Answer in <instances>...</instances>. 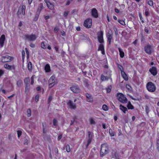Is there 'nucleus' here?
Listing matches in <instances>:
<instances>
[{
	"label": "nucleus",
	"mask_w": 159,
	"mask_h": 159,
	"mask_svg": "<svg viewBox=\"0 0 159 159\" xmlns=\"http://www.w3.org/2000/svg\"><path fill=\"white\" fill-rule=\"evenodd\" d=\"M109 152L108 145L106 143H104L101 145L100 152L101 157L105 156Z\"/></svg>",
	"instance_id": "obj_1"
},
{
	"label": "nucleus",
	"mask_w": 159,
	"mask_h": 159,
	"mask_svg": "<svg viewBox=\"0 0 159 159\" xmlns=\"http://www.w3.org/2000/svg\"><path fill=\"white\" fill-rule=\"evenodd\" d=\"M48 82L49 83V87L51 88L57 84L58 83L57 79L54 76L52 75L50 78Z\"/></svg>",
	"instance_id": "obj_2"
},
{
	"label": "nucleus",
	"mask_w": 159,
	"mask_h": 159,
	"mask_svg": "<svg viewBox=\"0 0 159 159\" xmlns=\"http://www.w3.org/2000/svg\"><path fill=\"white\" fill-rule=\"evenodd\" d=\"M146 87L148 90L151 92H154L156 89L155 85L152 82H148L146 85Z\"/></svg>",
	"instance_id": "obj_3"
},
{
	"label": "nucleus",
	"mask_w": 159,
	"mask_h": 159,
	"mask_svg": "<svg viewBox=\"0 0 159 159\" xmlns=\"http://www.w3.org/2000/svg\"><path fill=\"white\" fill-rule=\"evenodd\" d=\"M117 98L119 101L122 103H126L127 100L124 95L120 93H117Z\"/></svg>",
	"instance_id": "obj_4"
},
{
	"label": "nucleus",
	"mask_w": 159,
	"mask_h": 159,
	"mask_svg": "<svg viewBox=\"0 0 159 159\" xmlns=\"http://www.w3.org/2000/svg\"><path fill=\"white\" fill-rule=\"evenodd\" d=\"M144 51L147 54H151L153 51V46L148 44L144 47Z\"/></svg>",
	"instance_id": "obj_5"
},
{
	"label": "nucleus",
	"mask_w": 159,
	"mask_h": 159,
	"mask_svg": "<svg viewBox=\"0 0 159 159\" xmlns=\"http://www.w3.org/2000/svg\"><path fill=\"white\" fill-rule=\"evenodd\" d=\"M25 37L26 40L30 41H33L35 40L37 38L36 36L33 34L30 35L25 34Z\"/></svg>",
	"instance_id": "obj_6"
},
{
	"label": "nucleus",
	"mask_w": 159,
	"mask_h": 159,
	"mask_svg": "<svg viewBox=\"0 0 159 159\" xmlns=\"http://www.w3.org/2000/svg\"><path fill=\"white\" fill-rule=\"evenodd\" d=\"M103 32L102 31H101L97 33V38L98 41L100 43H104V40L103 39Z\"/></svg>",
	"instance_id": "obj_7"
},
{
	"label": "nucleus",
	"mask_w": 159,
	"mask_h": 159,
	"mask_svg": "<svg viewBox=\"0 0 159 159\" xmlns=\"http://www.w3.org/2000/svg\"><path fill=\"white\" fill-rule=\"evenodd\" d=\"M92 25V19L89 18L86 20L84 21V26L86 28H90Z\"/></svg>",
	"instance_id": "obj_8"
},
{
	"label": "nucleus",
	"mask_w": 159,
	"mask_h": 159,
	"mask_svg": "<svg viewBox=\"0 0 159 159\" xmlns=\"http://www.w3.org/2000/svg\"><path fill=\"white\" fill-rule=\"evenodd\" d=\"M25 7L24 6H22L20 7L18 10L17 13V14L18 16L20 15H24L25 14Z\"/></svg>",
	"instance_id": "obj_9"
},
{
	"label": "nucleus",
	"mask_w": 159,
	"mask_h": 159,
	"mask_svg": "<svg viewBox=\"0 0 159 159\" xmlns=\"http://www.w3.org/2000/svg\"><path fill=\"white\" fill-rule=\"evenodd\" d=\"M113 33L111 30H109L107 35V41L109 43V44H110L111 42V40L112 38Z\"/></svg>",
	"instance_id": "obj_10"
},
{
	"label": "nucleus",
	"mask_w": 159,
	"mask_h": 159,
	"mask_svg": "<svg viewBox=\"0 0 159 159\" xmlns=\"http://www.w3.org/2000/svg\"><path fill=\"white\" fill-rule=\"evenodd\" d=\"M12 57L9 56H3L1 58V61L3 62H6L11 61L12 60Z\"/></svg>",
	"instance_id": "obj_11"
},
{
	"label": "nucleus",
	"mask_w": 159,
	"mask_h": 159,
	"mask_svg": "<svg viewBox=\"0 0 159 159\" xmlns=\"http://www.w3.org/2000/svg\"><path fill=\"white\" fill-rule=\"evenodd\" d=\"M88 139L87 141V143L86 145V148H87L89 146L92 141V139L93 136V134L92 132L89 131L88 133Z\"/></svg>",
	"instance_id": "obj_12"
},
{
	"label": "nucleus",
	"mask_w": 159,
	"mask_h": 159,
	"mask_svg": "<svg viewBox=\"0 0 159 159\" xmlns=\"http://www.w3.org/2000/svg\"><path fill=\"white\" fill-rule=\"evenodd\" d=\"M71 90L74 93H78L80 92V90L79 88L76 86H73L70 88Z\"/></svg>",
	"instance_id": "obj_13"
},
{
	"label": "nucleus",
	"mask_w": 159,
	"mask_h": 159,
	"mask_svg": "<svg viewBox=\"0 0 159 159\" xmlns=\"http://www.w3.org/2000/svg\"><path fill=\"white\" fill-rule=\"evenodd\" d=\"M91 14V16L94 18H97L98 17L97 11L95 8H93L92 9Z\"/></svg>",
	"instance_id": "obj_14"
},
{
	"label": "nucleus",
	"mask_w": 159,
	"mask_h": 159,
	"mask_svg": "<svg viewBox=\"0 0 159 159\" xmlns=\"http://www.w3.org/2000/svg\"><path fill=\"white\" fill-rule=\"evenodd\" d=\"M5 40V35L4 34L2 35L0 37V48H2L4 46Z\"/></svg>",
	"instance_id": "obj_15"
},
{
	"label": "nucleus",
	"mask_w": 159,
	"mask_h": 159,
	"mask_svg": "<svg viewBox=\"0 0 159 159\" xmlns=\"http://www.w3.org/2000/svg\"><path fill=\"white\" fill-rule=\"evenodd\" d=\"M149 71L153 75H156L157 73V68L153 66L149 69Z\"/></svg>",
	"instance_id": "obj_16"
},
{
	"label": "nucleus",
	"mask_w": 159,
	"mask_h": 159,
	"mask_svg": "<svg viewBox=\"0 0 159 159\" xmlns=\"http://www.w3.org/2000/svg\"><path fill=\"white\" fill-rule=\"evenodd\" d=\"M98 50L101 51V53L103 55L105 54L104 46L102 43H101V44H99L98 48Z\"/></svg>",
	"instance_id": "obj_17"
},
{
	"label": "nucleus",
	"mask_w": 159,
	"mask_h": 159,
	"mask_svg": "<svg viewBox=\"0 0 159 159\" xmlns=\"http://www.w3.org/2000/svg\"><path fill=\"white\" fill-rule=\"evenodd\" d=\"M85 96L86 97L87 101L89 102H92L93 101V98L92 96L88 93H86Z\"/></svg>",
	"instance_id": "obj_18"
},
{
	"label": "nucleus",
	"mask_w": 159,
	"mask_h": 159,
	"mask_svg": "<svg viewBox=\"0 0 159 159\" xmlns=\"http://www.w3.org/2000/svg\"><path fill=\"white\" fill-rule=\"evenodd\" d=\"M44 2L46 3L47 6L49 9L52 10L54 8L53 5L48 0H44Z\"/></svg>",
	"instance_id": "obj_19"
},
{
	"label": "nucleus",
	"mask_w": 159,
	"mask_h": 159,
	"mask_svg": "<svg viewBox=\"0 0 159 159\" xmlns=\"http://www.w3.org/2000/svg\"><path fill=\"white\" fill-rule=\"evenodd\" d=\"M4 67L6 69L9 70H14L15 67L14 65L11 66L6 64L4 65Z\"/></svg>",
	"instance_id": "obj_20"
},
{
	"label": "nucleus",
	"mask_w": 159,
	"mask_h": 159,
	"mask_svg": "<svg viewBox=\"0 0 159 159\" xmlns=\"http://www.w3.org/2000/svg\"><path fill=\"white\" fill-rule=\"evenodd\" d=\"M68 104L70 107V108L71 109H75L76 108V106L75 104H73L72 101L70 100L68 103Z\"/></svg>",
	"instance_id": "obj_21"
},
{
	"label": "nucleus",
	"mask_w": 159,
	"mask_h": 159,
	"mask_svg": "<svg viewBox=\"0 0 159 159\" xmlns=\"http://www.w3.org/2000/svg\"><path fill=\"white\" fill-rule=\"evenodd\" d=\"M119 108L120 109L125 113H126V112L128 111L127 108L122 106V105H120Z\"/></svg>",
	"instance_id": "obj_22"
},
{
	"label": "nucleus",
	"mask_w": 159,
	"mask_h": 159,
	"mask_svg": "<svg viewBox=\"0 0 159 159\" xmlns=\"http://www.w3.org/2000/svg\"><path fill=\"white\" fill-rule=\"evenodd\" d=\"M110 78V76H105L103 75H101V79L102 81H107Z\"/></svg>",
	"instance_id": "obj_23"
},
{
	"label": "nucleus",
	"mask_w": 159,
	"mask_h": 159,
	"mask_svg": "<svg viewBox=\"0 0 159 159\" xmlns=\"http://www.w3.org/2000/svg\"><path fill=\"white\" fill-rule=\"evenodd\" d=\"M44 70L46 72H49L51 71L50 67L49 64H47L45 65Z\"/></svg>",
	"instance_id": "obj_24"
},
{
	"label": "nucleus",
	"mask_w": 159,
	"mask_h": 159,
	"mask_svg": "<svg viewBox=\"0 0 159 159\" xmlns=\"http://www.w3.org/2000/svg\"><path fill=\"white\" fill-rule=\"evenodd\" d=\"M121 75L122 77L125 80H128V78L127 76L124 71L121 72Z\"/></svg>",
	"instance_id": "obj_25"
},
{
	"label": "nucleus",
	"mask_w": 159,
	"mask_h": 159,
	"mask_svg": "<svg viewBox=\"0 0 159 159\" xmlns=\"http://www.w3.org/2000/svg\"><path fill=\"white\" fill-rule=\"evenodd\" d=\"M25 86V92L26 94H27L29 92L30 90V85H28V84H27Z\"/></svg>",
	"instance_id": "obj_26"
},
{
	"label": "nucleus",
	"mask_w": 159,
	"mask_h": 159,
	"mask_svg": "<svg viewBox=\"0 0 159 159\" xmlns=\"http://www.w3.org/2000/svg\"><path fill=\"white\" fill-rule=\"evenodd\" d=\"M118 50L120 57L121 58H123L125 56V54L124 52L122 51L121 49L120 48H118Z\"/></svg>",
	"instance_id": "obj_27"
},
{
	"label": "nucleus",
	"mask_w": 159,
	"mask_h": 159,
	"mask_svg": "<svg viewBox=\"0 0 159 159\" xmlns=\"http://www.w3.org/2000/svg\"><path fill=\"white\" fill-rule=\"evenodd\" d=\"M43 7V4L42 3H40L38 9L37 10V13H39Z\"/></svg>",
	"instance_id": "obj_28"
},
{
	"label": "nucleus",
	"mask_w": 159,
	"mask_h": 159,
	"mask_svg": "<svg viewBox=\"0 0 159 159\" xmlns=\"http://www.w3.org/2000/svg\"><path fill=\"white\" fill-rule=\"evenodd\" d=\"M127 106L129 110H132L134 108V106L131 104L130 102H129Z\"/></svg>",
	"instance_id": "obj_29"
},
{
	"label": "nucleus",
	"mask_w": 159,
	"mask_h": 159,
	"mask_svg": "<svg viewBox=\"0 0 159 159\" xmlns=\"http://www.w3.org/2000/svg\"><path fill=\"white\" fill-rule=\"evenodd\" d=\"M28 69L29 71H31L32 70V64L30 61H29L28 64Z\"/></svg>",
	"instance_id": "obj_30"
},
{
	"label": "nucleus",
	"mask_w": 159,
	"mask_h": 159,
	"mask_svg": "<svg viewBox=\"0 0 159 159\" xmlns=\"http://www.w3.org/2000/svg\"><path fill=\"white\" fill-rule=\"evenodd\" d=\"M29 82L30 79L29 78H25V79L24 80V82L25 85H26L27 84L29 85Z\"/></svg>",
	"instance_id": "obj_31"
},
{
	"label": "nucleus",
	"mask_w": 159,
	"mask_h": 159,
	"mask_svg": "<svg viewBox=\"0 0 159 159\" xmlns=\"http://www.w3.org/2000/svg\"><path fill=\"white\" fill-rule=\"evenodd\" d=\"M117 67L118 68L120 69L121 72L124 71V68L120 64H118Z\"/></svg>",
	"instance_id": "obj_32"
},
{
	"label": "nucleus",
	"mask_w": 159,
	"mask_h": 159,
	"mask_svg": "<svg viewBox=\"0 0 159 159\" xmlns=\"http://www.w3.org/2000/svg\"><path fill=\"white\" fill-rule=\"evenodd\" d=\"M102 108L105 111H107L108 110V107L105 104H104L103 105L102 107Z\"/></svg>",
	"instance_id": "obj_33"
},
{
	"label": "nucleus",
	"mask_w": 159,
	"mask_h": 159,
	"mask_svg": "<svg viewBox=\"0 0 159 159\" xmlns=\"http://www.w3.org/2000/svg\"><path fill=\"white\" fill-rule=\"evenodd\" d=\"M109 132L111 136L112 137L114 136L115 133L112 129H110L109 130Z\"/></svg>",
	"instance_id": "obj_34"
},
{
	"label": "nucleus",
	"mask_w": 159,
	"mask_h": 159,
	"mask_svg": "<svg viewBox=\"0 0 159 159\" xmlns=\"http://www.w3.org/2000/svg\"><path fill=\"white\" fill-rule=\"evenodd\" d=\"M27 116L28 117H30L31 115V111L30 109H28L27 111Z\"/></svg>",
	"instance_id": "obj_35"
},
{
	"label": "nucleus",
	"mask_w": 159,
	"mask_h": 159,
	"mask_svg": "<svg viewBox=\"0 0 159 159\" xmlns=\"http://www.w3.org/2000/svg\"><path fill=\"white\" fill-rule=\"evenodd\" d=\"M148 4L150 6H152L153 5V2L152 0H149L148 2Z\"/></svg>",
	"instance_id": "obj_36"
},
{
	"label": "nucleus",
	"mask_w": 159,
	"mask_h": 159,
	"mask_svg": "<svg viewBox=\"0 0 159 159\" xmlns=\"http://www.w3.org/2000/svg\"><path fill=\"white\" fill-rule=\"evenodd\" d=\"M118 21L120 24L122 25H125V22L123 20H118Z\"/></svg>",
	"instance_id": "obj_37"
},
{
	"label": "nucleus",
	"mask_w": 159,
	"mask_h": 159,
	"mask_svg": "<svg viewBox=\"0 0 159 159\" xmlns=\"http://www.w3.org/2000/svg\"><path fill=\"white\" fill-rule=\"evenodd\" d=\"M66 150L67 152H70V146L69 145H67L66 147Z\"/></svg>",
	"instance_id": "obj_38"
},
{
	"label": "nucleus",
	"mask_w": 159,
	"mask_h": 159,
	"mask_svg": "<svg viewBox=\"0 0 159 159\" xmlns=\"http://www.w3.org/2000/svg\"><path fill=\"white\" fill-rule=\"evenodd\" d=\"M52 95H50L48 98V103H49L52 100Z\"/></svg>",
	"instance_id": "obj_39"
},
{
	"label": "nucleus",
	"mask_w": 159,
	"mask_h": 159,
	"mask_svg": "<svg viewBox=\"0 0 159 159\" xmlns=\"http://www.w3.org/2000/svg\"><path fill=\"white\" fill-rule=\"evenodd\" d=\"M43 133H45L46 132L47 130H45V129L46 128V126H45L43 124Z\"/></svg>",
	"instance_id": "obj_40"
},
{
	"label": "nucleus",
	"mask_w": 159,
	"mask_h": 159,
	"mask_svg": "<svg viewBox=\"0 0 159 159\" xmlns=\"http://www.w3.org/2000/svg\"><path fill=\"white\" fill-rule=\"evenodd\" d=\"M41 47L43 49H45L46 48V46L45 45L44 43L43 42H42L41 43Z\"/></svg>",
	"instance_id": "obj_41"
},
{
	"label": "nucleus",
	"mask_w": 159,
	"mask_h": 159,
	"mask_svg": "<svg viewBox=\"0 0 159 159\" xmlns=\"http://www.w3.org/2000/svg\"><path fill=\"white\" fill-rule=\"evenodd\" d=\"M90 124L92 125L95 124L94 120L92 118H90Z\"/></svg>",
	"instance_id": "obj_42"
},
{
	"label": "nucleus",
	"mask_w": 159,
	"mask_h": 159,
	"mask_svg": "<svg viewBox=\"0 0 159 159\" xmlns=\"http://www.w3.org/2000/svg\"><path fill=\"white\" fill-rule=\"evenodd\" d=\"M69 13V11H65L64 12V13L63 14V16L64 17H66L67 16Z\"/></svg>",
	"instance_id": "obj_43"
},
{
	"label": "nucleus",
	"mask_w": 159,
	"mask_h": 159,
	"mask_svg": "<svg viewBox=\"0 0 159 159\" xmlns=\"http://www.w3.org/2000/svg\"><path fill=\"white\" fill-rule=\"evenodd\" d=\"M17 135L18 137H19L22 134V132L20 130H18L17 131Z\"/></svg>",
	"instance_id": "obj_44"
},
{
	"label": "nucleus",
	"mask_w": 159,
	"mask_h": 159,
	"mask_svg": "<svg viewBox=\"0 0 159 159\" xmlns=\"http://www.w3.org/2000/svg\"><path fill=\"white\" fill-rule=\"evenodd\" d=\"M76 118V117L75 116L73 117V120H71V123H70V125H72L74 124V122L75 121V119Z\"/></svg>",
	"instance_id": "obj_45"
},
{
	"label": "nucleus",
	"mask_w": 159,
	"mask_h": 159,
	"mask_svg": "<svg viewBox=\"0 0 159 159\" xmlns=\"http://www.w3.org/2000/svg\"><path fill=\"white\" fill-rule=\"evenodd\" d=\"M22 82L20 81H18L17 82V84L18 87H20L21 86Z\"/></svg>",
	"instance_id": "obj_46"
},
{
	"label": "nucleus",
	"mask_w": 159,
	"mask_h": 159,
	"mask_svg": "<svg viewBox=\"0 0 159 159\" xmlns=\"http://www.w3.org/2000/svg\"><path fill=\"white\" fill-rule=\"evenodd\" d=\"M39 18V15H37L35 16V17L34 19V21H36Z\"/></svg>",
	"instance_id": "obj_47"
},
{
	"label": "nucleus",
	"mask_w": 159,
	"mask_h": 159,
	"mask_svg": "<svg viewBox=\"0 0 159 159\" xmlns=\"http://www.w3.org/2000/svg\"><path fill=\"white\" fill-rule=\"evenodd\" d=\"M39 98V97L38 95H36L35 98V100L36 102H37Z\"/></svg>",
	"instance_id": "obj_48"
},
{
	"label": "nucleus",
	"mask_w": 159,
	"mask_h": 159,
	"mask_svg": "<svg viewBox=\"0 0 159 159\" xmlns=\"http://www.w3.org/2000/svg\"><path fill=\"white\" fill-rule=\"evenodd\" d=\"M31 84L32 85L34 83V77L33 76H32L31 78Z\"/></svg>",
	"instance_id": "obj_49"
},
{
	"label": "nucleus",
	"mask_w": 159,
	"mask_h": 159,
	"mask_svg": "<svg viewBox=\"0 0 159 159\" xmlns=\"http://www.w3.org/2000/svg\"><path fill=\"white\" fill-rule=\"evenodd\" d=\"M57 120L56 119H54L53 120V125L55 126L56 125H57Z\"/></svg>",
	"instance_id": "obj_50"
},
{
	"label": "nucleus",
	"mask_w": 159,
	"mask_h": 159,
	"mask_svg": "<svg viewBox=\"0 0 159 159\" xmlns=\"http://www.w3.org/2000/svg\"><path fill=\"white\" fill-rule=\"evenodd\" d=\"M25 51L24 50H23L22 51V58L23 59H24L25 58Z\"/></svg>",
	"instance_id": "obj_51"
},
{
	"label": "nucleus",
	"mask_w": 159,
	"mask_h": 159,
	"mask_svg": "<svg viewBox=\"0 0 159 159\" xmlns=\"http://www.w3.org/2000/svg\"><path fill=\"white\" fill-rule=\"evenodd\" d=\"M58 31V29L57 27H55L54 30V31L55 33H57Z\"/></svg>",
	"instance_id": "obj_52"
},
{
	"label": "nucleus",
	"mask_w": 159,
	"mask_h": 159,
	"mask_svg": "<svg viewBox=\"0 0 159 159\" xmlns=\"http://www.w3.org/2000/svg\"><path fill=\"white\" fill-rule=\"evenodd\" d=\"M145 110H146V112L147 113H148L149 112V111L148 107L147 106H146Z\"/></svg>",
	"instance_id": "obj_53"
},
{
	"label": "nucleus",
	"mask_w": 159,
	"mask_h": 159,
	"mask_svg": "<svg viewBox=\"0 0 159 159\" xmlns=\"http://www.w3.org/2000/svg\"><path fill=\"white\" fill-rule=\"evenodd\" d=\"M25 51H26V53L27 54V57H28L29 56V52L27 49V48H25Z\"/></svg>",
	"instance_id": "obj_54"
},
{
	"label": "nucleus",
	"mask_w": 159,
	"mask_h": 159,
	"mask_svg": "<svg viewBox=\"0 0 159 159\" xmlns=\"http://www.w3.org/2000/svg\"><path fill=\"white\" fill-rule=\"evenodd\" d=\"M3 71L1 70H0V77L3 74Z\"/></svg>",
	"instance_id": "obj_55"
},
{
	"label": "nucleus",
	"mask_w": 159,
	"mask_h": 159,
	"mask_svg": "<svg viewBox=\"0 0 159 159\" xmlns=\"http://www.w3.org/2000/svg\"><path fill=\"white\" fill-rule=\"evenodd\" d=\"M15 95V94H12V95H11V96L8 97V99H10L11 98L14 97Z\"/></svg>",
	"instance_id": "obj_56"
},
{
	"label": "nucleus",
	"mask_w": 159,
	"mask_h": 159,
	"mask_svg": "<svg viewBox=\"0 0 159 159\" xmlns=\"http://www.w3.org/2000/svg\"><path fill=\"white\" fill-rule=\"evenodd\" d=\"M144 30L145 32H146L147 33H148V28L147 27H145L144 29Z\"/></svg>",
	"instance_id": "obj_57"
},
{
	"label": "nucleus",
	"mask_w": 159,
	"mask_h": 159,
	"mask_svg": "<svg viewBox=\"0 0 159 159\" xmlns=\"http://www.w3.org/2000/svg\"><path fill=\"white\" fill-rule=\"evenodd\" d=\"M145 15L146 16H148V11L146 10L145 11Z\"/></svg>",
	"instance_id": "obj_58"
},
{
	"label": "nucleus",
	"mask_w": 159,
	"mask_h": 159,
	"mask_svg": "<svg viewBox=\"0 0 159 159\" xmlns=\"http://www.w3.org/2000/svg\"><path fill=\"white\" fill-rule=\"evenodd\" d=\"M107 93H109L111 91V89L109 88H107Z\"/></svg>",
	"instance_id": "obj_59"
},
{
	"label": "nucleus",
	"mask_w": 159,
	"mask_h": 159,
	"mask_svg": "<svg viewBox=\"0 0 159 159\" xmlns=\"http://www.w3.org/2000/svg\"><path fill=\"white\" fill-rule=\"evenodd\" d=\"M61 137H62L61 135H60L57 138L58 140H59L60 139H61Z\"/></svg>",
	"instance_id": "obj_60"
},
{
	"label": "nucleus",
	"mask_w": 159,
	"mask_h": 159,
	"mask_svg": "<svg viewBox=\"0 0 159 159\" xmlns=\"http://www.w3.org/2000/svg\"><path fill=\"white\" fill-rule=\"evenodd\" d=\"M22 23L20 21L19 23V24L18 25V26L19 27H21L22 26Z\"/></svg>",
	"instance_id": "obj_61"
},
{
	"label": "nucleus",
	"mask_w": 159,
	"mask_h": 159,
	"mask_svg": "<svg viewBox=\"0 0 159 159\" xmlns=\"http://www.w3.org/2000/svg\"><path fill=\"white\" fill-rule=\"evenodd\" d=\"M37 91H39L41 90V88L40 87H38L36 88Z\"/></svg>",
	"instance_id": "obj_62"
},
{
	"label": "nucleus",
	"mask_w": 159,
	"mask_h": 159,
	"mask_svg": "<svg viewBox=\"0 0 159 159\" xmlns=\"http://www.w3.org/2000/svg\"><path fill=\"white\" fill-rule=\"evenodd\" d=\"M76 29L77 31H80V28L79 26L78 27H76Z\"/></svg>",
	"instance_id": "obj_63"
},
{
	"label": "nucleus",
	"mask_w": 159,
	"mask_h": 159,
	"mask_svg": "<svg viewBox=\"0 0 159 159\" xmlns=\"http://www.w3.org/2000/svg\"><path fill=\"white\" fill-rule=\"evenodd\" d=\"M102 126L103 128L104 129H106V125L104 124H102Z\"/></svg>",
	"instance_id": "obj_64"
}]
</instances>
